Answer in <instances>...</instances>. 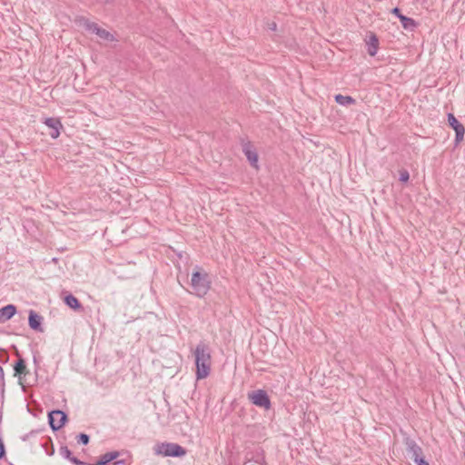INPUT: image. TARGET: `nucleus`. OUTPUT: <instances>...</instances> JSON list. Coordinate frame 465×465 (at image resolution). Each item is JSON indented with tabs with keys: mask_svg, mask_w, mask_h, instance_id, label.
<instances>
[{
	"mask_svg": "<svg viewBox=\"0 0 465 465\" xmlns=\"http://www.w3.org/2000/svg\"><path fill=\"white\" fill-rule=\"evenodd\" d=\"M68 460H70L74 465H85L86 463L80 460L78 458L74 457V456H71V459H69Z\"/></svg>",
	"mask_w": 465,
	"mask_h": 465,
	"instance_id": "obj_24",
	"label": "nucleus"
},
{
	"mask_svg": "<svg viewBox=\"0 0 465 465\" xmlns=\"http://www.w3.org/2000/svg\"><path fill=\"white\" fill-rule=\"evenodd\" d=\"M4 378H5V372H4L3 368L0 366V379L2 381H4Z\"/></svg>",
	"mask_w": 465,
	"mask_h": 465,
	"instance_id": "obj_27",
	"label": "nucleus"
},
{
	"mask_svg": "<svg viewBox=\"0 0 465 465\" xmlns=\"http://www.w3.org/2000/svg\"><path fill=\"white\" fill-rule=\"evenodd\" d=\"M449 125L455 131V145L457 146L464 139L465 127L459 122L453 114H448Z\"/></svg>",
	"mask_w": 465,
	"mask_h": 465,
	"instance_id": "obj_8",
	"label": "nucleus"
},
{
	"mask_svg": "<svg viewBox=\"0 0 465 465\" xmlns=\"http://www.w3.org/2000/svg\"><path fill=\"white\" fill-rule=\"evenodd\" d=\"M41 430H31L29 433H27V434H25V435H24L22 437V440H24V441L27 440L30 436H33V435H35L36 433H39Z\"/></svg>",
	"mask_w": 465,
	"mask_h": 465,
	"instance_id": "obj_25",
	"label": "nucleus"
},
{
	"mask_svg": "<svg viewBox=\"0 0 465 465\" xmlns=\"http://www.w3.org/2000/svg\"><path fill=\"white\" fill-rule=\"evenodd\" d=\"M60 454L66 460L71 459V456L73 455L67 446H61Z\"/></svg>",
	"mask_w": 465,
	"mask_h": 465,
	"instance_id": "obj_21",
	"label": "nucleus"
},
{
	"mask_svg": "<svg viewBox=\"0 0 465 465\" xmlns=\"http://www.w3.org/2000/svg\"><path fill=\"white\" fill-rule=\"evenodd\" d=\"M74 22L77 25L84 27L86 31L95 34L101 39L110 42L114 41V36L110 32L101 28L96 23L90 21L84 16H76Z\"/></svg>",
	"mask_w": 465,
	"mask_h": 465,
	"instance_id": "obj_3",
	"label": "nucleus"
},
{
	"mask_svg": "<svg viewBox=\"0 0 465 465\" xmlns=\"http://www.w3.org/2000/svg\"><path fill=\"white\" fill-rule=\"evenodd\" d=\"M154 450L157 455L173 458L183 457L187 452L183 446L173 442H163L157 444Z\"/></svg>",
	"mask_w": 465,
	"mask_h": 465,
	"instance_id": "obj_4",
	"label": "nucleus"
},
{
	"mask_svg": "<svg viewBox=\"0 0 465 465\" xmlns=\"http://www.w3.org/2000/svg\"><path fill=\"white\" fill-rule=\"evenodd\" d=\"M5 449L3 440L0 439V460L5 456Z\"/></svg>",
	"mask_w": 465,
	"mask_h": 465,
	"instance_id": "obj_26",
	"label": "nucleus"
},
{
	"mask_svg": "<svg viewBox=\"0 0 465 465\" xmlns=\"http://www.w3.org/2000/svg\"><path fill=\"white\" fill-rule=\"evenodd\" d=\"M120 456L119 451H110L101 455L98 460L93 465H108L111 461L116 460Z\"/></svg>",
	"mask_w": 465,
	"mask_h": 465,
	"instance_id": "obj_15",
	"label": "nucleus"
},
{
	"mask_svg": "<svg viewBox=\"0 0 465 465\" xmlns=\"http://www.w3.org/2000/svg\"><path fill=\"white\" fill-rule=\"evenodd\" d=\"M42 447L45 450V452L48 456H53L54 453V448L53 445V440L50 437L45 438V441L42 443Z\"/></svg>",
	"mask_w": 465,
	"mask_h": 465,
	"instance_id": "obj_19",
	"label": "nucleus"
},
{
	"mask_svg": "<svg viewBox=\"0 0 465 465\" xmlns=\"http://www.w3.org/2000/svg\"><path fill=\"white\" fill-rule=\"evenodd\" d=\"M404 444L406 446L407 455L410 459H418V457L423 454L422 449L411 437L404 438Z\"/></svg>",
	"mask_w": 465,
	"mask_h": 465,
	"instance_id": "obj_9",
	"label": "nucleus"
},
{
	"mask_svg": "<svg viewBox=\"0 0 465 465\" xmlns=\"http://www.w3.org/2000/svg\"><path fill=\"white\" fill-rule=\"evenodd\" d=\"M191 293L199 298L204 297L211 288V280L209 274L201 267H196L192 273Z\"/></svg>",
	"mask_w": 465,
	"mask_h": 465,
	"instance_id": "obj_2",
	"label": "nucleus"
},
{
	"mask_svg": "<svg viewBox=\"0 0 465 465\" xmlns=\"http://www.w3.org/2000/svg\"><path fill=\"white\" fill-rule=\"evenodd\" d=\"M43 317L34 310L29 311L28 324L29 327L36 331H43L42 328Z\"/></svg>",
	"mask_w": 465,
	"mask_h": 465,
	"instance_id": "obj_13",
	"label": "nucleus"
},
{
	"mask_svg": "<svg viewBox=\"0 0 465 465\" xmlns=\"http://www.w3.org/2000/svg\"><path fill=\"white\" fill-rule=\"evenodd\" d=\"M15 354L18 359L14 364L15 376L18 377V383L22 386V389L25 391V376L29 371L27 370L25 359L21 356L16 348Z\"/></svg>",
	"mask_w": 465,
	"mask_h": 465,
	"instance_id": "obj_7",
	"label": "nucleus"
},
{
	"mask_svg": "<svg viewBox=\"0 0 465 465\" xmlns=\"http://www.w3.org/2000/svg\"><path fill=\"white\" fill-rule=\"evenodd\" d=\"M68 421L67 414L61 410H54L48 413V423L53 431L62 429Z\"/></svg>",
	"mask_w": 465,
	"mask_h": 465,
	"instance_id": "obj_6",
	"label": "nucleus"
},
{
	"mask_svg": "<svg viewBox=\"0 0 465 465\" xmlns=\"http://www.w3.org/2000/svg\"><path fill=\"white\" fill-rule=\"evenodd\" d=\"M79 444L87 445L90 441V436L85 433H79L76 437Z\"/></svg>",
	"mask_w": 465,
	"mask_h": 465,
	"instance_id": "obj_20",
	"label": "nucleus"
},
{
	"mask_svg": "<svg viewBox=\"0 0 465 465\" xmlns=\"http://www.w3.org/2000/svg\"><path fill=\"white\" fill-rule=\"evenodd\" d=\"M16 306L14 304H7L0 308V323L10 320L16 313Z\"/></svg>",
	"mask_w": 465,
	"mask_h": 465,
	"instance_id": "obj_14",
	"label": "nucleus"
},
{
	"mask_svg": "<svg viewBox=\"0 0 465 465\" xmlns=\"http://www.w3.org/2000/svg\"><path fill=\"white\" fill-rule=\"evenodd\" d=\"M249 401L255 406L263 408L264 410H270L272 408V402L266 391L256 390L248 393Z\"/></svg>",
	"mask_w": 465,
	"mask_h": 465,
	"instance_id": "obj_5",
	"label": "nucleus"
},
{
	"mask_svg": "<svg viewBox=\"0 0 465 465\" xmlns=\"http://www.w3.org/2000/svg\"><path fill=\"white\" fill-rule=\"evenodd\" d=\"M334 100L341 105H350L355 104V99L350 95H342L338 94L334 96Z\"/></svg>",
	"mask_w": 465,
	"mask_h": 465,
	"instance_id": "obj_18",
	"label": "nucleus"
},
{
	"mask_svg": "<svg viewBox=\"0 0 465 465\" xmlns=\"http://www.w3.org/2000/svg\"><path fill=\"white\" fill-rule=\"evenodd\" d=\"M410 179V173L406 169H402L400 171L399 180L402 183H407Z\"/></svg>",
	"mask_w": 465,
	"mask_h": 465,
	"instance_id": "obj_22",
	"label": "nucleus"
},
{
	"mask_svg": "<svg viewBox=\"0 0 465 465\" xmlns=\"http://www.w3.org/2000/svg\"><path fill=\"white\" fill-rule=\"evenodd\" d=\"M193 355L196 379L203 380L207 378L210 375L212 366V356L209 345L204 341H200L193 351Z\"/></svg>",
	"mask_w": 465,
	"mask_h": 465,
	"instance_id": "obj_1",
	"label": "nucleus"
},
{
	"mask_svg": "<svg viewBox=\"0 0 465 465\" xmlns=\"http://www.w3.org/2000/svg\"><path fill=\"white\" fill-rule=\"evenodd\" d=\"M412 460L416 465H430L429 462L425 460L423 454L418 457V459H414Z\"/></svg>",
	"mask_w": 465,
	"mask_h": 465,
	"instance_id": "obj_23",
	"label": "nucleus"
},
{
	"mask_svg": "<svg viewBox=\"0 0 465 465\" xmlns=\"http://www.w3.org/2000/svg\"><path fill=\"white\" fill-rule=\"evenodd\" d=\"M368 54L371 56H374L377 54L379 48V39L374 33H370L369 40L367 41Z\"/></svg>",
	"mask_w": 465,
	"mask_h": 465,
	"instance_id": "obj_16",
	"label": "nucleus"
},
{
	"mask_svg": "<svg viewBox=\"0 0 465 465\" xmlns=\"http://www.w3.org/2000/svg\"><path fill=\"white\" fill-rule=\"evenodd\" d=\"M276 26H277V25H276V24H275V23H272V25L270 26V28H271L272 30H276Z\"/></svg>",
	"mask_w": 465,
	"mask_h": 465,
	"instance_id": "obj_29",
	"label": "nucleus"
},
{
	"mask_svg": "<svg viewBox=\"0 0 465 465\" xmlns=\"http://www.w3.org/2000/svg\"><path fill=\"white\" fill-rule=\"evenodd\" d=\"M242 152L252 167L257 168L258 153L250 142H242Z\"/></svg>",
	"mask_w": 465,
	"mask_h": 465,
	"instance_id": "obj_12",
	"label": "nucleus"
},
{
	"mask_svg": "<svg viewBox=\"0 0 465 465\" xmlns=\"http://www.w3.org/2000/svg\"><path fill=\"white\" fill-rule=\"evenodd\" d=\"M64 303L71 309L74 311H81L83 310V305L79 302V300L74 296L72 293H68L64 298Z\"/></svg>",
	"mask_w": 465,
	"mask_h": 465,
	"instance_id": "obj_17",
	"label": "nucleus"
},
{
	"mask_svg": "<svg viewBox=\"0 0 465 465\" xmlns=\"http://www.w3.org/2000/svg\"><path fill=\"white\" fill-rule=\"evenodd\" d=\"M124 460H116L114 465H124Z\"/></svg>",
	"mask_w": 465,
	"mask_h": 465,
	"instance_id": "obj_28",
	"label": "nucleus"
},
{
	"mask_svg": "<svg viewBox=\"0 0 465 465\" xmlns=\"http://www.w3.org/2000/svg\"><path fill=\"white\" fill-rule=\"evenodd\" d=\"M391 14L395 15L400 19L402 27L406 30L413 31L418 25L413 18L402 15L399 7H394L391 10Z\"/></svg>",
	"mask_w": 465,
	"mask_h": 465,
	"instance_id": "obj_10",
	"label": "nucleus"
},
{
	"mask_svg": "<svg viewBox=\"0 0 465 465\" xmlns=\"http://www.w3.org/2000/svg\"><path fill=\"white\" fill-rule=\"evenodd\" d=\"M44 123L51 129V132L49 133L51 138H58L60 135V130L63 129V124L60 119L55 117H47L45 119Z\"/></svg>",
	"mask_w": 465,
	"mask_h": 465,
	"instance_id": "obj_11",
	"label": "nucleus"
}]
</instances>
